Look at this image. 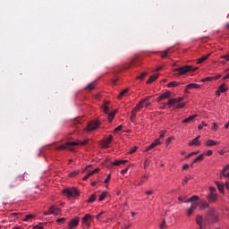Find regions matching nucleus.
I'll return each mask as SVG.
<instances>
[{
    "mask_svg": "<svg viewBox=\"0 0 229 229\" xmlns=\"http://www.w3.org/2000/svg\"><path fill=\"white\" fill-rule=\"evenodd\" d=\"M89 142V140H83V141H68L65 144H63L57 148H55V149L60 150V149H70V151H74L73 148H71V146H85V144H87Z\"/></svg>",
    "mask_w": 229,
    "mask_h": 229,
    "instance_id": "nucleus-1",
    "label": "nucleus"
},
{
    "mask_svg": "<svg viewBox=\"0 0 229 229\" xmlns=\"http://www.w3.org/2000/svg\"><path fill=\"white\" fill-rule=\"evenodd\" d=\"M217 211L214 208H209L207 212L206 221L208 223H217Z\"/></svg>",
    "mask_w": 229,
    "mask_h": 229,
    "instance_id": "nucleus-2",
    "label": "nucleus"
},
{
    "mask_svg": "<svg viewBox=\"0 0 229 229\" xmlns=\"http://www.w3.org/2000/svg\"><path fill=\"white\" fill-rule=\"evenodd\" d=\"M198 71V68H193L191 65H184L179 68H175L174 70V72H179V75L182 76V74H187V72H196Z\"/></svg>",
    "mask_w": 229,
    "mask_h": 229,
    "instance_id": "nucleus-3",
    "label": "nucleus"
},
{
    "mask_svg": "<svg viewBox=\"0 0 229 229\" xmlns=\"http://www.w3.org/2000/svg\"><path fill=\"white\" fill-rule=\"evenodd\" d=\"M63 194L67 196V198H74L76 196H80V192L76 188L65 189L64 190Z\"/></svg>",
    "mask_w": 229,
    "mask_h": 229,
    "instance_id": "nucleus-4",
    "label": "nucleus"
},
{
    "mask_svg": "<svg viewBox=\"0 0 229 229\" xmlns=\"http://www.w3.org/2000/svg\"><path fill=\"white\" fill-rule=\"evenodd\" d=\"M210 193L208 195V199L209 203H214L217 201V193L216 190L214 187H209Z\"/></svg>",
    "mask_w": 229,
    "mask_h": 229,
    "instance_id": "nucleus-5",
    "label": "nucleus"
},
{
    "mask_svg": "<svg viewBox=\"0 0 229 229\" xmlns=\"http://www.w3.org/2000/svg\"><path fill=\"white\" fill-rule=\"evenodd\" d=\"M101 124V123H99V121L96 120V121H91L88 123V126L86 128V130L88 131H94V130H97L99 128V125Z\"/></svg>",
    "mask_w": 229,
    "mask_h": 229,
    "instance_id": "nucleus-6",
    "label": "nucleus"
},
{
    "mask_svg": "<svg viewBox=\"0 0 229 229\" xmlns=\"http://www.w3.org/2000/svg\"><path fill=\"white\" fill-rule=\"evenodd\" d=\"M93 219H94V216H92L89 214H86L83 216L81 223H82V225H85V226H88V228H89V226H90V223H92Z\"/></svg>",
    "mask_w": 229,
    "mask_h": 229,
    "instance_id": "nucleus-7",
    "label": "nucleus"
},
{
    "mask_svg": "<svg viewBox=\"0 0 229 229\" xmlns=\"http://www.w3.org/2000/svg\"><path fill=\"white\" fill-rule=\"evenodd\" d=\"M140 110H142V106L140 105H137L131 111V123L135 122V118L137 117V113L140 112Z\"/></svg>",
    "mask_w": 229,
    "mask_h": 229,
    "instance_id": "nucleus-8",
    "label": "nucleus"
},
{
    "mask_svg": "<svg viewBox=\"0 0 229 229\" xmlns=\"http://www.w3.org/2000/svg\"><path fill=\"white\" fill-rule=\"evenodd\" d=\"M109 109H108V106H106V104L104 106V113L107 114L108 115V121L109 123H112V121H114V117H115V114L117 113V111H114L113 113H108Z\"/></svg>",
    "mask_w": 229,
    "mask_h": 229,
    "instance_id": "nucleus-9",
    "label": "nucleus"
},
{
    "mask_svg": "<svg viewBox=\"0 0 229 229\" xmlns=\"http://www.w3.org/2000/svg\"><path fill=\"white\" fill-rule=\"evenodd\" d=\"M22 180H24V177L22 175L14 178L10 185V188L13 189V187L21 185V182H22Z\"/></svg>",
    "mask_w": 229,
    "mask_h": 229,
    "instance_id": "nucleus-10",
    "label": "nucleus"
},
{
    "mask_svg": "<svg viewBox=\"0 0 229 229\" xmlns=\"http://www.w3.org/2000/svg\"><path fill=\"white\" fill-rule=\"evenodd\" d=\"M78 225H80V219L79 218H73L70 221L68 228L69 229H74V228H76V226H78Z\"/></svg>",
    "mask_w": 229,
    "mask_h": 229,
    "instance_id": "nucleus-11",
    "label": "nucleus"
},
{
    "mask_svg": "<svg viewBox=\"0 0 229 229\" xmlns=\"http://www.w3.org/2000/svg\"><path fill=\"white\" fill-rule=\"evenodd\" d=\"M200 139V135L197 136L195 139L189 142V146H201V141H199Z\"/></svg>",
    "mask_w": 229,
    "mask_h": 229,
    "instance_id": "nucleus-12",
    "label": "nucleus"
},
{
    "mask_svg": "<svg viewBox=\"0 0 229 229\" xmlns=\"http://www.w3.org/2000/svg\"><path fill=\"white\" fill-rule=\"evenodd\" d=\"M112 139H114V136L109 135L107 139L102 141V148H108V145L110 142H112Z\"/></svg>",
    "mask_w": 229,
    "mask_h": 229,
    "instance_id": "nucleus-13",
    "label": "nucleus"
},
{
    "mask_svg": "<svg viewBox=\"0 0 229 229\" xmlns=\"http://www.w3.org/2000/svg\"><path fill=\"white\" fill-rule=\"evenodd\" d=\"M199 207L200 210H203L204 208H208V207H210V205L206 200H200L199 202Z\"/></svg>",
    "mask_w": 229,
    "mask_h": 229,
    "instance_id": "nucleus-14",
    "label": "nucleus"
},
{
    "mask_svg": "<svg viewBox=\"0 0 229 229\" xmlns=\"http://www.w3.org/2000/svg\"><path fill=\"white\" fill-rule=\"evenodd\" d=\"M219 192L221 194H225V184L224 183H221L219 182H215Z\"/></svg>",
    "mask_w": 229,
    "mask_h": 229,
    "instance_id": "nucleus-15",
    "label": "nucleus"
},
{
    "mask_svg": "<svg viewBox=\"0 0 229 229\" xmlns=\"http://www.w3.org/2000/svg\"><path fill=\"white\" fill-rule=\"evenodd\" d=\"M196 117H198V114L191 115L188 118H185L184 120H182V123L187 124V123H191V121H194V119H196Z\"/></svg>",
    "mask_w": 229,
    "mask_h": 229,
    "instance_id": "nucleus-16",
    "label": "nucleus"
},
{
    "mask_svg": "<svg viewBox=\"0 0 229 229\" xmlns=\"http://www.w3.org/2000/svg\"><path fill=\"white\" fill-rule=\"evenodd\" d=\"M160 145V141L158 140H156L154 143L150 144L146 149L145 151L148 152L150 149H153V148H156V146Z\"/></svg>",
    "mask_w": 229,
    "mask_h": 229,
    "instance_id": "nucleus-17",
    "label": "nucleus"
},
{
    "mask_svg": "<svg viewBox=\"0 0 229 229\" xmlns=\"http://www.w3.org/2000/svg\"><path fill=\"white\" fill-rule=\"evenodd\" d=\"M126 162H128L126 159L115 160L114 162H111V165H121V164H126Z\"/></svg>",
    "mask_w": 229,
    "mask_h": 229,
    "instance_id": "nucleus-18",
    "label": "nucleus"
},
{
    "mask_svg": "<svg viewBox=\"0 0 229 229\" xmlns=\"http://www.w3.org/2000/svg\"><path fill=\"white\" fill-rule=\"evenodd\" d=\"M153 96H148L146 98L142 99L141 101L139 102L138 105H140L141 108H144V103H148Z\"/></svg>",
    "mask_w": 229,
    "mask_h": 229,
    "instance_id": "nucleus-19",
    "label": "nucleus"
},
{
    "mask_svg": "<svg viewBox=\"0 0 229 229\" xmlns=\"http://www.w3.org/2000/svg\"><path fill=\"white\" fill-rule=\"evenodd\" d=\"M202 223H203V216H200V215H197V216H196V224H197L199 226H202Z\"/></svg>",
    "mask_w": 229,
    "mask_h": 229,
    "instance_id": "nucleus-20",
    "label": "nucleus"
},
{
    "mask_svg": "<svg viewBox=\"0 0 229 229\" xmlns=\"http://www.w3.org/2000/svg\"><path fill=\"white\" fill-rule=\"evenodd\" d=\"M139 64H140L139 56H136L134 59H132L130 64L131 67H135V65H139Z\"/></svg>",
    "mask_w": 229,
    "mask_h": 229,
    "instance_id": "nucleus-21",
    "label": "nucleus"
},
{
    "mask_svg": "<svg viewBox=\"0 0 229 229\" xmlns=\"http://www.w3.org/2000/svg\"><path fill=\"white\" fill-rule=\"evenodd\" d=\"M198 199H199V198L196 195H193L188 200H183V201L184 203H191V202L198 201Z\"/></svg>",
    "mask_w": 229,
    "mask_h": 229,
    "instance_id": "nucleus-22",
    "label": "nucleus"
},
{
    "mask_svg": "<svg viewBox=\"0 0 229 229\" xmlns=\"http://www.w3.org/2000/svg\"><path fill=\"white\" fill-rule=\"evenodd\" d=\"M157 78H158V75H157V74L151 75V76L149 77V79L147 81V83H148V84L153 83V81H156Z\"/></svg>",
    "mask_w": 229,
    "mask_h": 229,
    "instance_id": "nucleus-23",
    "label": "nucleus"
},
{
    "mask_svg": "<svg viewBox=\"0 0 229 229\" xmlns=\"http://www.w3.org/2000/svg\"><path fill=\"white\" fill-rule=\"evenodd\" d=\"M217 144H219V142L212 140H208L206 141L207 146H217Z\"/></svg>",
    "mask_w": 229,
    "mask_h": 229,
    "instance_id": "nucleus-24",
    "label": "nucleus"
},
{
    "mask_svg": "<svg viewBox=\"0 0 229 229\" xmlns=\"http://www.w3.org/2000/svg\"><path fill=\"white\" fill-rule=\"evenodd\" d=\"M163 99H169L171 98V91H165L160 95Z\"/></svg>",
    "mask_w": 229,
    "mask_h": 229,
    "instance_id": "nucleus-25",
    "label": "nucleus"
},
{
    "mask_svg": "<svg viewBox=\"0 0 229 229\" xmlns=\"http://www.w3.org/2000/svg\"><path fill=\"white\" fill-rule=\"evenodd\" d=\"M208 56H210V54H208V55H203L202 57L199 58L197 64H203V62H205V60H207L208 58Z\"/></svg>",
    "mask_w": 229,
    "mask_h": 229,
    "instance_id": "nucleus-26",
    "label": "nucleus"
},
{
    "mask_svg": "<svg viewBox=\"0 0 229 229\" xmlns=\"http://www.w3.org/2000/svg\"><path fill=\"white\" fill-rule=\"evenodd\" d=\"M51 208H52V214L54 216H58L60 214V208H55V206H52Z\"/></svg>",
    "mask_w": 229,
    "mask_h": 229,
    "instance_id": "nucleus-27",
    "label": "nucleus"
},
{
    "mask_svg": "<svg viewBox=\"0 0 229 229\" xmlns=\"http://www.w3.org/2000/svg\"><path fill=\"white\" fill-rule=\"evenodd\" d=\"M129 90H130L129 89H125L122 90L118 96V99H123V96L128 94Z\"/></svg>",
    "mask_w": 229,
    "mask_h": 229,
    "instance_id": "nucleus-28",
    "label": "nucleus"
},
{
    "mask_svg": "<svg viewBox=\"0 0 229 229\" xmlns=\"http://www.w3.org/2000/svg\"><path fill=\"white\" fill-rule=\"evenodd\" d=\"M186 89H199V84L191 83V84L187 85Z\"/></svg>",
    "mask_w": 229,
    "mask_h": 229,
    "instance_id": "nucleus-29",
    "label": "nucleus"
},
{
    "mask_svg": "<svg viewBox=\"0 0 229 229\" xmlns=\"http://www.w3.org/2000/svg\"><path fill=\"white\" fill-rule=\"evenodd\" d=\"M96 89V82H91L86 87V90H94Z\"/></svg>",
    "mask_w": 229,
    "mask_h": 229,
    "instance_id": "nucleus-30",
    "label": "nucleus"
},
{
    "mask_svg": "<svg viewBox=\"0 0 229 229\" xmlns=\"http://www.w3.org/2000/svg\"><path fill=\"white\" fill-rule=\"evenodd\" d=\"M225 83L218 87L219 92L225 93L226 90H228V88L225 87Z\"/></svg>",
    "mask_w": 229,
    "mask_h": 229,
    "instance_id": "nucleus-31",
    "label": "nucleus"
},
{
    "mask_svg": "<svg viewBox=\"0 0 229 229\" xmlns=\"http://www.w3.org/2000/svg\"><path fill=\"white\" fill-rule=\"evenodd\" d=\"M178 85H180L179 82L172 81V82H170V83L167 85V87H168V89H171V88H173V87H178Z\"/></svg>",
    "mask_w": 229,
    "mask_h": 229,
    "instance_id": "nucleus-32",
    "label": "nucleus"
},
{
    "mask_svg": "<svg viewBox=\"0 0 229 229\" xmlns=\"http://www.w3.org/2000/svg\"><path fill=\"white\" fill-rule=\"evenodd\" d=\"M94 201H96V193L92 194L89 199H88V203H94Z\"/></svg>",
    "mask_w": 229,
    "mask_h": 229,
    "instance_id": "nucleus-33",
    "label": "nucleus"
},
{
    "mask_svg": "<svg viewBox=\"0 0 229 229\" xmlns=\"http://www.w3.org/2000/svg\"><path fill=\"white\" fill-rule=\"evenodd\" d=\"M198 207H199V202H193L191 204V206L190 207V208H191L194 211V210H196V208H198Z\"/></svg>",
    "mask_w": 229,
    "mask_h": 229,
    "instance_id": "nucleus-34",
    "label": "nucleus"
},
{
    "mask_svg": "<svg viewBox=\"0 0 229 229\" xmlns=\"http://www.w3.org/2000/svg\"><path fill=\"white\" fill-rule=\"evenodd\" d=\"M105 198H106V192L103 191L101 193V195L99 196L98 201H103V199H105Z\"/></svg>",
    "mask_w": 229,
    "mask_h": 229,
    "instance_id": "nucleus-35",
    "label": "nucleus"
},
{
    "mask_svg": "<svg viewBox=\"0 0 229 229\" xmlns=\"http://www.w3.org/2000/svg\"><path fill=\"white\" fill-rule=\"evenodd\" d=\"M204 158H205V154H200L195 159L197 160V162H201V160H204Z\"/></svg>",
    "mask_w": 229,
    "mask_h": 229,
    "instance_id": "nucleus-36",
    "label": "nucleus"
},
{
    "mask_svg": "<svg viewBox=\"0 0 229 229\" xmlns=\"http://www.w3.org/2000/svg\"><path fill=\"white\" fill-rule=\"evenodd\" d=\"M33 217H35V215H27L25 216V218L23 219V221L28 222V221H30V219H33Z\"/></svg>",
    "mask_w": 229,
    "mask_h": 229,
    "instance_id": "nucleus-37",
    "label": "nucleus"
},
{
    "mask_svg": "<svg viewBox=\"0 0 229 229\" xmlns=\"http://www.w3.org/2000/svg\"><path fill=\"white\" fill-rule=\"evenodd\" d=\"M146 76H148V72H143L141 73L140 76L137 77V80H144V78H146Z\"/></svg>",
    "mask_w": 229,
    "mask_h": 229,
    "instance_id": "nucleus-38",
    "label": "nucleus"
},
{
    "mask_svg": "<svg viewBox=\"0 0 229 229\" xmlns=\"http://www.w3.org/2000/svg\"><path fill=\"white\" fill-rule=\"evenodd\" d=\"M176 98H171L168 100L167 105L171 106V105H176Z\"/></svg>",
    "mask_w": 229,
    "mask_h": 229,
    "instance_id": "nucleus-39",
    "label": "nucleus"
},
{
    "mask_svg": "<svg viewBox=\"0 0 229 229\" xmlns=\"http://www.w3.org/2000/svg\"><path fill=\"white\" fill-rule=\"evenodd\" d=\"M168 53L169 50H165L164 52H161V58H167Z\"/></svg>",
    "mask_w": 229,
    "mask_h": 229,
    "instance_id": "nucleus-40",
    "label": "nucleus"
},
{
    "mask_svg": "<svg viewBox=\"0 0 229 229\" xmlns=\"http://www.w3.org/2000/svg\"><path fill=\"white\" fill-rule=\"evenodd\" d=\"M214 80V77H206L201 80L202 83H205V81H212Z\"/></svg>",
    "mask_w": 229,
    "mask_h": 229,
    "instance_id": "nucleus-41",
    "label": "nucleus"
},
{
    "mask_svg": "<svg viewBox=\"0 0 229 229\" xmlns=\"http://www.w3.org/2000/svg\"><path fill=\"white\" fill-rule=\"evenodd\" d=\"M51 214H53V209L52 208L50 207L48 211H45L44 215L45 216H51Z\"/></svg>",
    "mask_w": 229,
    "mask_h": 229,
    "instance_id": "nucleus-42",
    "label": "nucleus"
},
{
    "mask_svg": "<svg viewBox=\"0 0 229 229\" xmlns=\"http://www.w3.org/2000/svg\"><path fill=\"white\" fill-rule=\"evenodd\" d=\"M193 212H194V209L190 208H188L186 214H187L188 216H192Z\"/></svg>",
    "mask_w": 229,
    "mask_h": 229,
    "instance_id": "nucleus-43",
    "label": "nucleus"
},
{
    "mask_svg": "<svg viewBox=\"0 0 229 229\" xmlns=\"http://www.w3.org/2000/svg\"><path fill=\"white\" fill-rule=\"evenodd\" d=\"M73 124H81V118H75L73 121Z\"/></svg>",
    "mask_w": 229,
    "mask_h": 229,
    "instance_id": "nucleus-44",
    "label": "nucleus"
},
{
    "mask_svg": "<svg viewBox=\"0 0 229 229\" xmlns=\"http://www.w3.org/2000/svg\"><path fill=\"white\" fill-rule=\"evenodd\" d=\"M198 153H199V151L191 152L188 156H186V158H191V157L198 155Z\"/></svg>",
    "mask_w": 229,
    "mask_h": 229,
    "instance_id": "nucleus-45",
    "label": "nucleus"
},
{
    "mask_svg": "<svg viewBox=\"0 0 229 229\" xmlns=\"http://www.w3.org/2000/svg\"><path fill=\"white\" fill-rule=\"evenodd\" d=\"M185 105H187V103H181V104L176 106V108L177 109L183 108V107H185Z\"/></svg>",
    "mask_w": 229,
    "mask_h": 229,
    "instance_id": "nucleus-46",
    "label": "nucleus"
},
{
    "mask_svg": "<svg viewBox=\"0 0 229 229\" xmlns=\"http://www.w3.org/2000/svg\"><path fill=\"white\" fill-rule=\"evenodd\" d=\"M129 169H130V166H127L125 169H123V170L121 171V174L124 175L125 174L128 173V170H129Z\"/></svg>",
    "mask_w": 229,
    "mask_h": 229,
    "instance_id": "nucleus-47",
    "label": "nucleus"
},
{
    "mask_svg": "<svg viewBox=\"0 0 229 229\" xmlns=\"http://www.w3.org/2000/svg\"><path fill=\"white\" fill-rule=\"evenodd\" d=\"M159 228L161 229L167 228V226L165 225V220H163L162 224L159 225Z\"/></svg>",
    "mask_w": 229,
    "mask_h": 229,
    "instance_id": "nucleus-48",
    "label": "nucleus"
},
{
    "mask_svg": "<svg viewBox=\"0 0 229 229\" xmlns=\"http://www.w3.org/2000/svg\"><path fill=\"white\" fill-rule=\"evenodd\" d=\"M121 130H123V125H119L118 127H116L114 131V133H117V131H121Z\"/></svg>",
    "mask_w": 229,
    "mask_h": 229,
    "instance_id": "nucleus-49",
    "label": "nucleus"
},
{
    "mask_svg": "<svg viewBox=\"0 0 229 229\" xmlns=\"http://www.w3.org/2000/svg\"><path fill=\"white\" fill-rule=\"evenodd\" d=\"M211 130H213V131H217V123H214L211 127Z\"/></svg>",
    "mask_w": 229,
    "mask_h": 229,
    "instance_id": "nucleus-50",
    "label": "nucleus"
},
{
    "mask_svg": "<svg viewBox=\"0 0 229 229\" xmlns=\"http://www.w3.org/2000/svg\"><path fill=\"white\" fill-rule=\"evenodd\" d=\"M90 176H92V174L91 173H89L87 175H85L82 180L86 181V180H89V178H90Z\"/></svg>",
    "mask_w": 229,
    "mask_h": 229,
    "instance_id": "nucleus-51",
    "label": "nucleus"
},
{
    "mask_svg": "<svg viewBox=\"0 0 229 229\" xmlns=\"http://www.w3.org/2000/svg\"><path fill=\"white\" fill-rule=\"evenodd\" d=\"M138 148L137 147H133L130 151V155H132V153H135V151H137Z\"/></svg>",
    "mask_w": 229,
    "mask_h": 229,
    "instance_id": "nucleus-52",
    "label": "nucleus"
},
{
    "mask_svg": "<svg viewBox=\"0 0 229 229\" xmlns=\"http://www.w3.org/2000/svg\"><path fill=\"white\" fill-rule=\"evenodd\" d=\"M57 223H59V225H62V223H65V218L62 217V218L57 219Z\"/></svg>",
    "mask_w": 229,
    "mask_h": 229,
    "instance_id": "nucleus-53",
    "label": "nucleus"
},
{
    "mask_svg": "<svg viewBox=\"0 0 229 229\" xmlns=\"http://www.w3.org/2000/svg\"><path fill=\"white\" fill-rule=\"evenodd\" d=\"M203 126H207V123H205V122H202V124H199V130H203Z\"/></svg>",
    "mask_w": 229,
    "mask_h": 229,
    "instance_id": "nucleus-54",
    "label": "nucleus"
},
{
    "mask_svg": "<svg viewBox=\"0 0 229 229\" xmlns=\"http://www.w3.org/2000/svg\"><path fill=\"white\" fill-rule=\"evenodd\" d=\"M220 58H225L226 60V62H229V54H227L225 55H222V56H220Z\"/></svg>",
    "mask_w": 229,
    "mask_h": 229,
    "instance_id": "nucleus-55",
    "label": "nucleus"
},
{
    "mask_svg": "<svg viewBox=\"0 0 229 229\" xmlns=\"http://www.w3.org/2000/svg\"><path fill=\"white\" fill-rule=\"evenodd\" d=\"M80 171H74L72 173L70 174V176H76L77 174H79Z\"/></svg>",
    "mask_w": 229,
    "mask_h": 229,
    "instance_id": "nucleus-56",
    "label": "nucleus"
},
{
    "mask_svg": "<svg viewBox=\"0 0 229 229\" xmlns=\"http://www.w3.org/2000/svg\"><path fill=\"white\" fill-rule=\"evenodd\" d=\"M96 173H99V168H96L95 170H93L92 172H90L91 176H92L93 174H96Z\"/></svg>",
    "mask_w": 229,
    "mask_h": 229,
    "instance_id": "nucleus-57",
    "label": "nucleus"
},
{
    "mask_svg": "<svg viewBox=\"0 0 229 229\" xmlns=\"http://www.w3.org/2000/svg\"><path fill=\"white\" fill-rule=\"evenodd\" d=\"M203 155H207V157H210L212 155V150H208L206 153H203Z\"/></svg>",
    "mask_w": 229,
    "mask_h": 229,
    "instance_id": "nucleus-58",
    "label": "nucleus"
},
{
    "mask_svg": "<svg viewBox=\"0 0 229 229\" xmlns=\"http://www.w3.org/2000/svg\"><path fill=\"white\" fill-rule=\"evenodd\" d=\"M164 137H165V131L160 132V139H164Z\"/></svg>",
    "mask_w": 229,
    "mask_h": 229,
    "instance_id": "nucleus-59",
    "label": "nucleus"
},
{
    "mask_svg": "<svg viewBox=\"0 0 229 229\" xmlns=\"http://www.w3.org/2000/svg\"><path fill=\"white\" fill-rule=\"evenodd\" d=\"M153 192H155L153 190L148 191L145 192V194H147V196H150V194H153Z\"/></svg>",
    "mask_w": 229,
    "mask_h": 229,
    "instance_id": "nucleus-60",
    "label": "nucleus"
},
{
    "mask_svg": "<svg viewBox=\"0 0 229 229\" xmlns=\"http://www.w3.org/2000/svg\"><path fill=\"white\" fill-rule=\"evenodd\" d=\"M187 182H189V177H185V179L182 181V185H186Z\"/></svg>",
    "mask_w": 229,
    "mask_h": 229,
    "instance_id": "nucleus-61",
    "label": "nucleus"
},
{
    "mask_svg": "<svg viewBox=\"0 0 229 229\" xmlns=\"http://www.w3.org/2000/svg\"><path fill=\"white\" fill-rule=\"evenodd\" d=\"M104 212H100L98 215L96 216V219H99L101 216H103Z\"/></svg>",
    "mask_w": 229,
    "mask_h": 229,
    "instance_id": "nucleus-62",
    "label": "nucleus"
},
{
    "mask_svg": "<svg viewBox=\"0 0 229 229\" xmlns=\"http://www.w3.org/2000/svg\"><path fill=\"white\" fill-rule=\"evenodd\" d=\"M225 187L227 189V191H229V182H225Z\"/></svg>",
    "mask_w": 229,
    "mask_h": 229,
    "instance_id": "nucleus-63",
    "label": "nucleus"
},
{
    "mask_svg": "<svg viewBox=\"0 0 229 229\" xmlns=\"http://www.w3.org/2000/svg\"><path fill=\"white\" fill-rule=\"evenodd\" d=\"M182 169H183V170L189 169V165H188V164H185V165L182 166Z\"/></svg>",
    "mask_w": 229,
    "mask_h": 229,
    "instance_id": "nucleus-64",
    "label": "nucleus"
}]
</instances>
